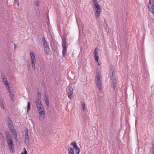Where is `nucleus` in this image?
<instances>
[{"instance_id":"1","label":"nucleus","mask_w":154,"mask_h":154,"mask_svg":"<svg viewBox=\"0 0 154 154\" xmlns=\"http://www.w3.org/2000/svg\"><path fill=\"white\" fill-rule=\"evenodd\" d=\"M6 138L7 141L9 149L11 152H14V146L13 141V139L11 134H6Z\"/></svg>"},{"instance_id":"2","label":"nucleus","mask_w":154,"mask_h":154,"mask_svg":"<svg viewBox=\"0 0 154 154\" xmlns=\"http://www.w3.org/2000/svg\"><path fill=\"white\" fill-rule=\"evenodd\" d=\"M35 103L38 113L45 112L44 108L41 103L40 99H37L35 101Z\"/></svg>"},{"instance_id":"3","label":"nucleus","mask_w":154,"mask_h":154,"mask_svg":"<svg viewBox=\"0 0 154 154\" xmlns=\"http://www.w3.org/2000/svg\"><path fill=\"white\" fill-rule=\"evenodd\" d=\"M30 59L32 68L34 70L35 69V64L36 63L35 56L34 54L30 51L29 53Z\"/></svg>"},{"instance_id":"4","label":"nucleus","mask_w":154,"mask_h":154,"mask_svg":"<svg viewBox=\"0 0 154 154\" xmlns=\"http://www.w3.org/2000/svg\"><path fill=\"white\" fill-rule=\"evenodd\" d=\"M43 46L44 49V51L46 54H48L49 52V48L48 45L45 40V38L44 37L42 38V39Z\"/></svg>"},{"instance_id":"5","label":"nucleus","mask_w":154,"mask_h":154,"mask_svg":"<svg viewBox=\"0 0 154 154\" xmlns=\"http://www.w3.org/2000/svg\"><path fill=\"white\" fill-rule=\"evenodd\" d=\"M94 7L95 8V17L97 18H98L100 16L101 12V10L100 5L98 4L94 5Z\"/></svg>"},{"instance_id":"6","label":"nucleus","mask_w":154,"mask_h":154,"mask_svg":"<svg viewBox=\"0 0 154 154\" xmlns=\"http://www.w3.org/2000/svg\"><path fill=\"white\" fill-rule=\"evenodd\" d=\"M148 8L149 10L153 14H154V6L153 0H149L148 3Z\"/></svg>"},{"instance_id":"7","label":"nucleus","mask_w":154,"mask_h":154,"mask_svg":"<svg viewBox=\"0 0 154 154\" xmlns=\"http://www.w3.org/2000/svg\"><path fill=\"white\" fill-rule=\"evenodd\" d=\"M100 75H98L96 76L95 83L98 88L100 89L102 87V85L100 80Z\"/></svg>"},{"instance_id":"8","label":"nucleus","mask_w":154,"mask_h":154,"mask_svg":"<svg viewBox=\"0 0 154 154\" xmlns=\"http://www.w3.org/2000/svg\"><path fill=\"white\" fill-rule=\"evenodd\" d=\"M66 91L68 97L69 99H71L73 93V88L70 87H68L66 88Z\"/></svg>"},{"instance_id":"9","label":"nucleus","mask_w":154,"mask_h":154,"mask_svg":"<svg viewBox=\"0 0 154 154\" xmlns=\"http://www.w3.org/2000/svg\"><path fill=\"white\" fill-rule=\"evenodd\" d=\"M25 132V142L26 144H28L30 141L29 136L28 135V131L27 129H26L24 131Z\"/></svg>"},{"instance_id":"10","label":"nucleus","mask_w":154,"mask_h":154,"mask_svg":"<svg viewBox=\"0 0 154 154\" xmlns=\"http://www.w3.org/2000/svg\"><path fill=\"white\" fill-rule=\"evenodd\" d=\"M6 120L9 129H12V128H14L12 123L10 119L7 117L6 118Z\"/></svg>"},{"instance_id":"11","label":"nucleus","mask_w":154,"mask_h":154,"mask_svg":"<svg viewBox=\"0 0 154 154\" xmlns=\"http://www.w3.org/2000/svg\"><path fill=\"white\" fill-rule=\"evenodd\" d=\"M97 49L96 48L95 49L94 52V57L95 58V60L96 61L98 62L99 57L98 55V53L97 52Z\"/></svg>"},{"instance_id":"12","label":"nucleus","mask_w":154,"mask_h":154,"mask_svg":"<svg viewBox=\"0 0 154 154\" xmlns=\"http://www.w3.org/2000/svg\"><path fill=\"white\" fill-rule=\"evenodd\" d=\"M12 133V135L14 136V139L16 140H17V132L15 131L14 128L10 129Z\"/></svg>"},{"instance_id":"13","label":"nucleus","mask_w":154,"mask_h":154,"mask_svg":"<svg viewBox=\"0 0 154 154\" xmlns=\"http://www.w3.org/2000/svg\"><path fill=\"white\" fill-rule=\"evenodd\" d=\"M111 69L110 70V72L112 73V74L110 76V79L111 80H113L114 79H116L115 78V75L113 74V71L112 70L113 69V66H112L110 67Z\"/></svg>"},{"instance_id":"14","label":"nucleus","mask_w":154,"mask_h":154,"mask_svg":"<svg viewBox=\"0 0 154 154\" xmlns=\"http://www.w3.org/2000/svg\"><path fill=\"white\" fill-rule=\"evenodd\" d=\"M67 46H62V56L64 57L66 54V52L67 51Z\"/></svg>"},{"instance_id":"15","label":"nucleus","mask_w":154,"mask_h":154,"mask_svg":"<svg viewBox=\"0 0 154 154\" xmlns=\"http://www.w3.org/2000/svg\"><path fill=\"white\" fill-rule=\"evenodd\" d=\"M38 114L39 120L41 121H43L45 119V112L39 113Z\"/></svg>"},{"instance_id":"16","label":"nucleus","mask_w":154,"mask_h":154,"mask_svg":"<svg viewBox=\"0 0 154 154\" xmlns=\"http://www.w3.org/2000/svg\"><path fill=\"white\" fill-rule=\"evenodd\" d=\"M62 46H66V39L65 36L63 35L62 37Z\"/></svg>"},{"instance_id":"17","label":"nucleus","mask_w":154,"mask_h":154,"mask_svg":"<svg viewBox=\"0 0 154 154\" xmlns=\"http://www.w3.org/2000/svg\"><path fill=\"white\" fill-rule=\"evenodd\" d=\"M112 87L113 88L114 90L116 88V85L117 84V81L116 79L111 80Z\"/></svg>"},{"instance_id":"18","label":"nucleus","mask_w":154,"mask_h":154,"mask_svg":"<svg viewBox=\"0 0 154 154\" xmlns=\"http://www.w3.org/2000/svg\"><path fill=\"white\" fill-rule=\"evenodd\" d=\"M68 154H74L75 152L73 149L71 147H69L68 148Z\"/></svg>"},{"instance_id":"19","label":"nucleus","mask_w":154,"mask_h":154,"mask_svg":"<svg viewBox=\"0 0 154 154\" xmlns=\"http://www.w3.org/2000/svg\"><path fill=\"white\" fill-rule=\"evenodd\" d=\"M3 80V81L4 84V85L6 87H7V86H8L9 85V83L8 82V81L6 79V78H4Z\"/></svg>"},{"instance_id":"20","label":"nucleus","mask_w":154,"mask_h":154,"mask_svg":"<svg viewBox=\"0 0 154 154\" xmlns=\"http://www.w3.org/2000/svg\"><path fill=\"white\" fill-rule=\"evenodd\" d=\"M70 144L73 145V147L75 149L77 148L79 146L77 145L76 143L75 142H73L71 143Z\"/></svg>"},{"instance_id":"21","label":"nucleus","mask_w":154,"mask_h":154,"mask_svg":"<svg viewBox=\"0 0 154 154\" xmlns=\"http://www.w3.org/2000/svg\"><path fill=\"white\" fill-rule=\"evenodd\" d=\"M81 107L83 111H85V104L84 102H82Z\"/></svg>"},{"instance_id":"22","label":"nucleus","mask_w":154,"mask_h":154,"mask_svg":"<svg viewBox=\"0 0 154 154\" xmlns=\"http://www.w3.org/2000/svg\"><path fill=\"white\" fill-rule=\"evenodd\" d=\"M45 101L46 105L47 106H49V100H48V98L47 97H45Z\"/></svg>"},{"instance_id":"23","label":"nucleus","mask_w":154,"mask_h":154,"mask_svg":"<svg viewBox=\"0 0 154 154\" xmlns=\"http://www.w3.org/2000/svg\"><path fill=\"white\" fill-rule=\"evenodd\" d=\"M75 154H79V153L80 152V148L78 147L77 148L75 149Z\"/></svg>"},{"instance_id":"24","label":"nucleus","mask_w":154,"mask_h":154,"mask_svg":"<svg viewBox=\"0 0 154 154\" xmlns=\"http://www.w3.org/2000/svg\"><path fill=\"white\" fill-rule=\"evenodd\" d=\"M10 95L11 100L13 102L14 101V96L13 93H11V94H10Z\"/></svg>"},{"instance_id":"25","label":"nucleus","mask_w":154,"mask_h":154,"mask_svg":"<svg viewBox=\"0 0 154 154\" xmlns=\"http://www.w3.org/2000/svg\"><path fill=\"white\" fill-rule=\"evenodd\" d=\"M7 89L8 90V91L9 92V95L11 94V93H13V92H11V89H10V86H9V85H8V86H7V87H6Z\"/></svg>"},{"instance_id":"26","label":"nucleus","mask_w":154,"mask_h":154,"mask_svg":"<svg viewBox=\"0 0 154 154\" xmlns=\"http://www.w3.org/2000/svg\"><path fill=\"white\" fill-rule=\"evenodd\" d=\"M34 2L35 5H36L38 6L39 5V0H34Z\"/></svg>"},{"instance_id":"27","label":"nucleus","mask_w":154,"mask_h":154,"mask_svg":"<svg viewBox=\"0 0 154 154\" xmlns=\"http://www.w3.org/2000/svg\"><path fill=\"white\" fill-rule=\"evenodd\" d=\"M27 111L28 112V110L30 108V103L29 102H28L27 103Z\"/></svg>"},{"instance_id":"28","label":"nucleus","mask_w":154,"mask_h":154,"mask_svg":"<svg viewBox=\"0 0 154 154\" xmlns=\"http://www.w3.org/2000/svg\"><path fill=\"white\" fill-rule=\"evenodd\" d=\"M23 150H24V152H22L21 153V154H27V152L25 148H23Z\"/></svg>"},{"instance_id":"29","label":"nucleus","mask_w":154,"mask_h":154,"mask_svg":"<svg viewBox=\"0 0 154 154\" xmlns=\"http://www.w3.org/2000/svg\"><path fill=\"white\" fill-rule=\"evenodd\" d=\"M0 105L1 106V107L3 109H4L5 108L3 104V102L2 101H1V102H0Z\"/></svg>"},{"instance_id":"30","label":"nucleus","mask_w":154,"mask_h":154,"mask_svg":"<svg viewBox=\"0 0 154 154\" xmlns=\"http://www.w3.org/2000/svg\"><path fill=\"white\" fill-rule=\"evenodd\" d=\"M93 2L94 5L98 4L97 1L96 0H92Z\"/></svg>"},{"instance_id":"31","label":"nucleus","mask_w":154,"mask_h":154,"mask_svg":"<svg viewBox=\"0 0 154 154\" xmlns=\"http://www.w3.org/2000/svg\"><path fill=\"white\" fill-rule=\"evenodd\" d=\"M152 154H154V144L152 145Z\"/></svg>"},{"instance_id":"32","label":"nucleus","mask_w":154,"mask_h":154,"mask_svg":"<svg viewBox=\"0 0 154 154\" xmlns=\"http://www.w3.org/2000/svg\"><path fill=\"white\" fill-rule=\"evenodd\" d=\"M1 76H2V79H4V78H5V79L6 78V77H5V76L4 75V74H2L1 75Z\"/></svg>"},{"instance_id":"33","label":"nucleus","mask_w":154,"mask_h":154,"mask_svg":"<svg viewBox=\"0 0 154 154\" xmlns=\"http://www.w3.org/2000/svg\"><path fill=\"white\" fill-rule=\"evenodd\" d=\"M37 94H38V95H39V96H40V93L39 92H38Z\"/></svg>"},{"instance_id":"34","label":"nucleus","mask_w":154,"mask_h":154,"mask_svg":"<svg viewBox=\"0 0 154 154\" xmlns=\"http://www.w3.org/2000/svg\"><path fill=\"white\" fill-rule=\"evenodd\" d=\"M28 67H29H29H30V65L29 64Z\"/></svg>"},{"instance_id":"35","label":"nucleus","mask_w":154,"mask_h":154,"mask_svg":"<svg viewBox=\"0 0 154 154\" xmlns=\"http://www.w3.org/2000/svg\"><path fill=\"white\" fill-rule=\"evenodd\" d=\"M14 45L15 47V48L16 47V46L15 45Z\"/></svg>"},{"instance_id":"36","label":"nucleus","mask_w":154,"mask_h":154,"mask_svg":"<svg viewBox=\"0 0 154 154\" xmlns=\"http://www.w3.org/2000/svg\"><path fill=\"white\" fill-rule=\"evenodd\" d=\"M15 1H17V0H14Z\"/></svg>"}]
</instances>
